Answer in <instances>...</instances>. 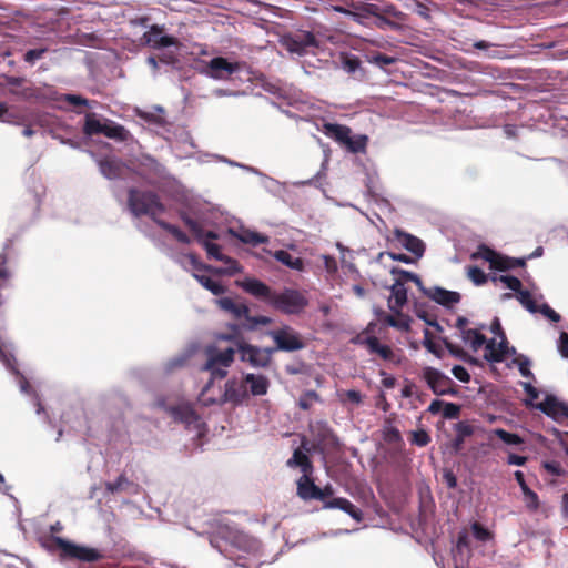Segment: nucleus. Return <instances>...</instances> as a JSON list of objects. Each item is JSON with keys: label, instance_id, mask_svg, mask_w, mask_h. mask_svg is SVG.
<instances>
[{"label": "nucleus", "instance_id": "obj_1", "mask_svg": "<svg viewBox=\"0 0 568 568\" xmlns=\"http://www.w3.org/2000/svg\"><path fill=\"white\" fill-rule=\"evenodd\" d=\"M216 305L234 320L240 321L239 325H230V332L217 335V341H226L234 344L240 361L247 363L254 368H268L272 364L273 349L271 347H258L247 343L241 333V328L254 332L258 326L270 325L273 320L268 316H252L245 303L236 302L232 297H221L215 301Z\"/></svg>", "mask_w": 568, "mask_h": 568}, {"label": "nucleus", "instance_id": "obj_2", "mask_svg": "<svg viewBox=\"0 0 568 568\" xmlns=\"http://www.w3.org/2000/svg\"><path fill=\"white\" fill-rule=\"evenodd\" d=\"M128 207L135 217L143 215L149 216L158 226L169 232L178 242L182 244L191 243V239L178 226L159 217L160 214L166 211V207L159 194L154 191L130 187L128 191Z\"/></svg>", "mask_w": 568, "mask_h": 568}, {"label": "nucleus", "instance_id": "obj_3", "mask_svg": "<svg viewBox=\"0 0 568 568\" xmlns=\"http://www.w3.org/2000/svg\"><path fill=\"white\" fill-rule=\"evenodd\" d=\"M210 542L212 547L216 548L225 556H227L231 548L247 554L257 552L261 548L258 539L226 524H220L216 526L211 535Z\"/></svg>", "mask_w": 568, "mask_h": 568}, {"label": "nucleus", "instance_id": "obj_4", "mask_svg": "<svg viewBox=\"0 0 568 568\" xmlns=\"http://www.w3.org/2000/svg\"><path fill=\"white\" fill-rule=\"evenodd\" d=\"M42 546L51 552L59 551L62 559L95 562L104 558L103 554L97 548L77 545L53 535L44 537L42 539Z\"/></svg>", "mask_w": 568, "mask_h": 568}, {"label": "nucleus", "instance_id": "obj_5", "mask_svg": "<svg viewBox=\"0 0 568 568\" xmlns=\"http://www.w3.org/2000/svg\"><path fill=\"white\" fill-rule=\"evenodd\" d=\"M82 131L87 136L103 134L118 142H125L130 138V132L123 125L110 119H104V121L101 122L95 113L85 114Z\"/></svg>", "mask_w": 568, "mask_h": 568}, {"label": "nucleus", "instance_id": "obj_6", "mask_svg": "<svg viewBox=\"0 0 568 568\" xmlns=\"http://www.w3.org/2000/svg\"><path fill=\"white\" fill-rule=\"evenodd\" d=\"M268 337L274 342V346L271 347L273 353L286 352L294 353L306 347V343L300 332L290 325H282L281 327L271 329L266 333Z\"/></svg>", "mask_w": 568, "mask_h": 568}, {"label": "nucleus", "instance_id": "obj_7", "mask_svg": "<svg viewBox=\"0 0 568 568\" xmlns=\"http://www.w3.org/2000/svg\"><path fill=\"white\" fill-rule=\"evenodd\" d=\"M236 351L234 345L224 349H217L216 347H209L206 349L207 361L203 369L211 373L210 384L214 379H223L226 377L227 368L234 362Z\"/></svg>", "mask_w": 568, "mask_h": 568}, {"label": "nucleus", "instance_id": "obj_8", "mask_svg": "<svg viewBox=\"0 0 568 568\" xmlns=\"http://www.w3.org/2000/svg\"><path fill=\"white\" fill-rule=\"evenodd\" d=\"M272 307L286 315H297L308 305V300L304 293L294 288H284L282 292L274 291Z\"/></svg>", "mask_w": 568, "mask_h": 568}, {"label": "nucleus", "instance_id": "obj_9", "mask_svg": "<svg viewBox=\"0 0 568 568\" xmlns=\"http://www.w3.org/2000/svg\"><path fill=\"white\" fill-rule=\"evenodd\" d=\"M390 272L392 274L399 275V277L396 278L395 283L390 286L392 296L388 301V307L394 314H399V310L407 302V290L404 283L406 281H410L416 283L417 285H420L422 281L418 277V275L405 270L393 267Z\"/></svg>", "mask_w": 568, "mask_h": 568}, {"label": "nucleus", "instance_id": "obj_10", "mask_svg": "<svg viewBox=\"0 0 568 568\" xmlns=\"http://www.w3.org/2000/svg\"><path fill=\"white\" fill-rule=\"evenodd\" d=\"M422 377L429 389L437 396H456L458 393L454 381L437 368L430 366L424 367Z\"/></svg>", "mask_w": 568, "mask_h": 568}, {"label": "nucleus", "instance_id": "obj_11", "mask_svg": "<svg viewBox=\"0 0 568 568\" xmlns=\"http://www.w3.org/2000/svg\"><path fill=\"white\" fill-rule=\"evenodd\" d=\"M373 325L369 324L367 329L356 337L355 342L363 345L369 355L377 356L385 362L398 363L399 361L390 346L382 344L375 335H367Z\"/></svg>", "mask_w": 568, "mask_h": 568}, {"label": "nucleus", "instance_id": "obj_12", "mask_svg": "<svg viewBox=\"0 0 568 568\" xmlns=\"http://www.w3.org/2000/svg\"><path fill=\"white\" fill-rule=\"evenodd\" d=\"M283 45L287 51L303 55L307 52L308 48H318L320 43L313 32L300 31L285 36L283 39Z\"/></svg>", "mask_w": 568, "mask_h": 568}, {"label": "nucleus", "instance_id": "obj_13", "mask_svg": "<svg viewBox=\"0 0 568 568\" xmlns=\"http://www.w3.org/2000/svg\"><path fill=\"white\" fill-rule=\"evenodd\" d=\"M164 26L152 24L150 29L143 33L141 41L143 44L152 49H162L168 47H181V42L173 36L164 34Z\"/></svg>", "mask_w": 568, "mask_h": 568}, {"label": "nucleus", "instance_id": "obj_14", "mask_svg": "<svg viewBox=\"0 0 568 568\" xmlns=\"http://www.w3.org/2000/svg\"><path fill=\"white\" fill-rule=\"evenodd\" d=\"M536 409H539L558 423L568 420V405L551 394L547 395L544 402L537 403Z\"/></svg>", "mask_w": 568, "mask_h": 568}, {"label": "nucleus", "instance_id": "obj_15", "mask_svg": "<svg viewBox=\"0 0 568 568\" xmlns=\"http://www.w3.org/2000/svg\"><path fill=\"white\" fill-rule=\"evenodd\" d=\"M297 496L303 500H323L321 488L315 485L312 474L302 475L297 483Z\"/></svg>", "mask_w": 568, "mask_h": 568}, {"label": "nucleus", "instance_id": "obj_16", "mask_svg": "<svg viewBox=\"0 0 568 568\" xmlns=\"http://www.w3.org/2000/svg\"><path fill=\"white\" fill-rule=\"evenodd\" d=\"M485 345L484 358L490 363H500L508 354V341L505 334L500 337V342L496 343L494 338L487 341Z\"/></svg>", "mask_w": 568, "mask_h": 568}, {"label": "nucleus", "instance_id": "obj_17", "mask_svg": "<svg viewBox=\"0 0 568 568\" xmlns=\"http://www.w3.org/2000/svg\"><path fill=\"white\" fill-rule=\"evenodd\" d=\"M165 410L170 416L186 426L195 425L200 417L190 404H180L175 406H165Z\"/></svg>", "mask_w": 568, "mask_h": 568}, {"label": "nucleus", "instance_id": "obj_18", "mask_svg": "<svg viewBox=\"0 0 568 568\" xmlns=\"http://www.w3.org/2000/svg\"><path fill=\"white\" fill-rule=\"evenodd\" d=\"M239 285L254 297L261 298L268 304L271 303L274 291L262 281L256 278H245L239 283Z\"/></svg>", "mask_w": 568, "mask_h": 568}, {"label": "nucleus", "instance_id": "obj_19", "mask_svg": "<svg viewBox=\"0 0 568 568\" xmlns=\"http://www.w3.org/2000/svg\"><path fill=\"white\" fill-rule=\"evenodd\" d=\"M209 75L214 79H226L231 74H233L235 71H237L239 65L237 63H231L223 57H216L213 58L209 64Z\"/></svg>", "mask_w": 568, "mask_h": 568}, {"label": "nucleus", "instance_id": "obj_20", "mask_svg": "<svg viewBox=\"0 0 568 568\" xmlns=\"http://www.w3.org/2000/svg\"><path fill=\"white\" fill-rule=\"evenodd\" d=\"M179 215L200 244H202V241L211 242V240L219 239L217 233L214 231H204L203 226L196 220L192 219L185 211H181Z\"/></svg>", "mask_w": 568, "mask_h": 568}, {"label": "nucleus", "instance_id": "obj_21", "mask_svg": "<svg viewBox=\"0 0 568 568\" xmlns=\"http://www.w3.org/2000/svg\"><path fill=\"white\" fill-rule=\"evenodd\" d=\"M425 294L433 300L434 302L445 306L450 307L457 303H459L462 296L458 292L448 291L443 287H433L425 291Z\"/></svg>", "mask_w": 568, "mask_h": 568}, {"label": "nucleus", "instance_id": "obj_22", "mask_svg": "<svg viewBox=\"0 0 568 568\" xmlns=\"http://www.w3.org/2000/svg\"><path fill=\"white\" fill-rule=\"evenodd\" d=\"M302 448L308 450L305 447V443L303 442L302 446L293 452V456L286 462V466L290 468L298 467L303 475L313 474V463L307 456V454L302 450Z\"/></svg>", "mask_w": 568, "mask_h": 568}, {"label": "nucleus", "instance_id": "obj_23", "mask_svg": "<svg viewBox=\"0 0 568 568\" xmlns=\"http://www.w3.org/2000/svg\"><path fill=\"white\" fill-rule=\"evenodd\" d=\"M243 383L250 387L253 396L266 395L270 387L268 378L261 374L247 373L243 376Z\"/></svg>", "mask_w": 568, "mask_h": 568}, {"label": "nucleus", "instance_id": "obj_24", "mask_svg": "<svg viewBox=\"0 0 568 568\" xmlns=\"http://www.w3.org/2000/svg\"><path fill=\"white\" fill-rule=\"evenodd\" d=\"M324 507L328 509H341L358 523L363 519L362 510L343 497H336L325 501Z\"/></svg>", "mask_w": 568, "mask_h": 568}, {"label": "nucleus", "instance_id": "obj_25", "mask_svg": "<svg viewBox=\"0 0 568 568\" xmlns=\"http://www.w3.org/2000/svg\"><path fill=\"white\" fill-rule=\"evenodd\" d=\"M247 398L245 384H237L236 381H227L224 390V400L234 405L242 404Z\"/></svg>", "mask_w": 568, "mask_h": 568}, {"label": "nucleus", "instance_id": "obj_26", "mask_svg": "<svg viewBox=\"0 0 568 568\" xmlns=\"http://www.w3.org/2000/svg\"><path fill=\"white\" fill-rule=\"evenodd\" d=\"M313 434L315 435L318 443L324 446H329V447L335 448L339 444L337 436L334 434L333 429L325 422L316 423V425L313 427Z\"/></svg>", "mask_w": 568, "mask_h": 568}, {"label": "nucleus", "instance_id": "obj_27", "mask_svg": "<svg viewBox=\"0 0 568 568\" xmlns=\"http://www.w3.org/2000/svg\"><path fill=\"white\" fill-rule=\"evenodd\" d=\"M395 237L407 251L417 256L423 255L425 247L423 241L418 237L400 230L395 231Z\"/></svg>", "mask_w": 568, "mask_h": 568}, {"label": "nucleus", "instance_id": "obj_28", "mask_svg": "<svg viewBox=\"0 0 568 568\" xmlns=\"http://www.w3.org/2000/svg\"><path fill=\"white\" fill-rule=\"evenodd\" d=\"M323 133L339 144L345 145L349 134H352V130L347 125L326 122L323 125Z\"/></svg>", "mask_w": 568, "mask_h": 568}, {"label": "nucleus", "instance_id": "obj_29", "mask_svg": "<svg viewBox=\"0 0 568 568\" xmlns=\"http://www.w3.org/2000/svg\"><path fill=\"white\" fill-rule=\"evenodd\" d=\"M201 245L205 248V251L210 257H212L216 261L223 262L224 264H234L236 267L233 270V272L242 271V267L240 266L237 261L221 253L220 245L212 243L210 241H202Z\"/></svg>", "mask_w": 568, "mask_h": 568}, {"label": "nucleus", "instance_id": "obj_30", "mask_svg": "<svg viewBox=\"0 0 568 568\" xmlns=\"http://www.w3.org/2000/svg\"><path fill=\"white\" fill-rule=\"evenodd\" d=\"M100 172L108 179L114 180L122 174V164L119 160L104 158L99 162Z\"/></svg>", "mask_w": 568, "mask_h": 568}, {"label": "nucleus", "instance_id": "obj_31", "mask_svg": "<svg viewBox=\"0 0 568 568\" xmlns=\"http://www.w3.org/2000/svg\"><path fill=\"white\" fill-rule=\"evenodd\" d=\"M230 233L232 234V236L236 237L239 241H241L245 244L254 245V246L268 242V237L266 235H263L257 232L250 231V230H241L240 232L230 230Z\"/></svg>", "mask_w": 568, "mask_h": 568}, {"label": "nucleus", "instance_id": "obj_32", "mask_svg": "<svg viewBox=\"0 0 568 568\" xmlns=\"http://www.w3.org/2000/svg\"><path fill=\"white\" fill-rule=\"evenodd\" d=\"M274 258L291 270L303 271L304 261L298 256H293L285 250L275 251L273 254Z\"/></svg>", "mask_w": 568, "mask_h": 568}, {"label": "nucleus", "instance_id": "obj_33", "mask_svg": "<svg viewBox=\"0 0 568 568\" xmlns=\"http://www.w3.org/2000/svg\"><path fill=\"white\" fill-rule=\"evenodd\" d=\"M465 343H469L474 352H477L486 343V336L477 329L468 328L460 333Z\"/></svg>", "mask_w": 568, "mask_h": 568}, {"label": "nucleus", "instance_id": "obj_34", "mask_svg": "<svg viewBox=\"0 0 568 568\" xmlns=\"http://www.w3.org/2000/svg\"><path fill=\"white\" fill-rule=\"evenodd\" d=\"M367 143H368V136L367 135L358 134L356 136H352V134H349V138L347 139V141H346L344 146L351 153H365L366 152V148H367Z\"/></svg>", "mask_w": 568, "mask_h": 568}, {"label": "nucleus", "instance_id": "obj_35", "mask_svg": "<svg viewBox=\"0 0 568 568\" xmlns=\"http://www.w3.org/2000/svg\"><path fill=\"white\" fill-rule=\"evenodd\" d=\"M10 93L26 101H40L44 94L40 88L26 87L20 90H10Z\"/></svg>", "mask_w": 568, "mask_h": 568}, {"label": "nucleus", "instance_id": "obj_36", "mask_svg": "<svg viewBox=\"0 0 568 568\" xmlns=\"http://www.w3.org/2000/svg\"><path fill=\"white\" fill-rule=\"evenodd\" d=\"M132 487H135L134 483L124 474L120 475L115 481L105 483V489L111 494L126 491Z\"/></svg>", "mask_w": 568, "mask_h": 568}, {"label": "nucleus", "instance_id": "obj_37", "mask_svg": "<svg viewBox=\"0 0 568 568\" xmlns=\"http://www.w3.org/2000/svg\"><path fill=\"white\" fill-rule=\"evenodd\" d=\"M194 277L204 288L210 291L213 295H221L226 292V287L224 285H222L220 282L212 280L206 275L194 274Z\"/></svg>", "mask_w": 568, "mask_h": 568}, {"label": "nucleus", "instance_id": "obj_38", "mask_svg": "<svg viewBox=\"0 0 568 568\" xmlns=\"http://www.w3.org/2000/svg\"><path fill=\"white\" fill-rule=\"evenodd\" d=\"M524 265H525V260H523V258H513V257H507V256H503L499 254L497 262L494 266V270L505 272V271H509V270H513L516 267H521Z\"/></svg>", "mask_w": 568, "mask_h": 568}, {"label": "nucleus", "instance_id": "obj_39", "mask_svg": "<svg viewBox=\"0 0 568 568\" xmlns=\"http://www.w3.org/2000/svg\"><path fill=\"white\" fill-rule=\"evenodd\" d=\"M382 437L387 444H399L403 442L400 432L387 419L382 429Z\"/></svg>", "mask_w": 568, "mask_h": 568}, {"label": "nucleus", "instance_id": "obj_40", "mask_svg": "<svg viewBox=\"0 0 568 568\" xmlns=\"http://www.w3.org/2000/svg\"><path fill=\"white\" fill-rule=\"evenodd\" d=\"M499 254L493 248L488 247L485 244L479 245L478 251L473 254V258H483L490 264V268L494 270V266L497 262Z\"/></svg>", "mask_w": 568, "mask_h": 568}, {"label": "nucleus", "instance_id": "obj_41", "mask_svg": "<svg viewBox=\"0 0 568 568\" xmlns=\"http://www.w3.org/2000/svg\"><path fill=\"white\" fill-rule=\"evenodd\" d=\"M397 58L387 55L382 52H372L367 55V61L376 67L384 68L397 62Z\"/></svg>", "mask_w": 568, "mask_h": 568}, {"label": "nucleus", "instance_id": "obj_42", "mask_svg": "<svg viewBox=\"0 0 568 568\" xmlns=\"http://www.w3.org/2000/svg\"><path fill=\"white\" fill-rule=\"evenodd\" d=\"M0 359L6 367L14 375H20V371L17 366V359L14 355L7 351L6 347L0 343Z\"/></svg>", "mask_w": 568, "mask_h": 568}, {"label": "nucleus", "instance_id": "obj_43", "mask_svg": "<svg viewBox=\"0 0 568 568\" xmlns=\"http://www.w3.org/2000/svg\"><path fill=\"white\" fill-rule=\"evenodd\" d=\"M520 304L530 313H538V305L528 290H523L517 294Z\"/></svg>", "mask_w": 568, "mask_h": 568}, {"label": "nucleus", "instance_id": "obj_44", "mask_svg": "<svg viewBox=\"0 0 568 568\" xmlns=\"http://www.w3.org/2000/svg\"><path fill=\"white\" fill-rule=\"evenodd\" d=\"M321 397L315 390L304 392L298 399V407L303 410H308L314 403L320 402Z\"/></svg>", "mask_w": 568, "mask_h": 568}, {"label": "nucleus", "instance_id": "obj_45", "mask_svg": "<svg viewBox=\"0 0 568 568\" xmlns=\"http://www.w3.org/2000/svg\"><path fill=\"white\" fill-rule=\"evenodd\" d=\"M494 434L507 445H521L524 443L519 435L509 433L503 428L495 429Z\"/></svg>", "mask_w": 568, "mask_h": 568}, {"label": "nucleus", "instance_id": "obj_46", "mask_svg": "<svg viewBox=\"0 0 568 568\" xmlns=\"http://www.w3.org/2000/svg\"><path fill=\"white\" fill-rule=\"evenodd\" d=\"M521 493L524 495V501H525L526 507L530 511H537L540 507V500H539L538 495L534 490H531L529 487L524 489Z\"/></svg>", "mask_w": 568, "mask_h": 568}, {"label": "nucleus", "instance_id": "obj_47", "mask_svg": "<svg viewBox=\"0 0 568 568\" xmlns=\"http://www.w3.org/2000/svg\"><path fill=\"white\" fill-rule=\"evenodd\" d=\"M410 435H412L410 443L418 447H425L432 440L429 434L425 429L414 430V432H412Z\"/></svg>", "mask_w": 568, "mask_h": 568}, {"label": "nucleus", "instance_id": "obj_48", "mask_svg": "<svg viewBox=\"0 0 568 568\" xmlns=\"http://www.w3.org/2000/svg\"><path fill=\"white\" fill-rule=\"evenodd\" d=\"M61 101L67 102L73 106H87V108L91 106L90 100H88L87 98H83L82 95H78V94H71V93L62 94Z\"/></svg>", "mask_w": 568, "mask_h": 568}, {"label": "nucleus", "instance_id": "obj_49", "mask_svg": "<svg viewBox=\"0 0 568 568\" xmlns=\"http://www.w3.org/2000/svg\"><path fill=\"white\" fill-rule=\"evenodd\" d=\"M423 344L426 347V349L434 354L436 357L440 358L443 356L442 348L436 343H434L432 333L428 329H425L424 332Z\"/></svg>", "mask_w": 568, "mask_h": 568}, {"label": "nucleus", "instance_id": "obj_50", "mask_svg": "<svg viewBox=\"0 0 568 568\" xmlns=\"http://www.w3.org/2000/svg\"><path fill=\"white\" fill-rule=\"evenodd\" d=\"M474 537L479 541H488L493 538V534L479 523L471 525Z\"/></svg>", "mask_w": 568, "mask_h": 568}, {"label": "nucleus", "instance_id": "obj_51", "mask_svg": "<svg viewBox=\"0 0 568 568\" xmlns=\"http://www.w3.org/2000/svg\"><path fill=\"white\" fill-rule=\"evenodd\" d=\"M48 52L47 48L31 49L23 54V60L30 65H33L38 60L42 59Z\"/></svg>", "mask_w": 568, "mask_h": 568}, {"label": "nucleus", "instance_id": "obj_52", "mask_svg": "<svg viewBox=\"0 0 568 568\" xmlns=\"http://www.w3.org/2000/svg\"><path fill=\"white\" fill-rule=\"evenodd\" d=\"M498 280L517 294L523 291V284L518 277L511 275H500Z\"/></svg>", "mask_w": 568, "mask_h": 568}, {"label": "nucleus", "instance_id": "obj_53", "mask_svg": "<svg viewBox=\"0 0 568 568\" xmlns=\"http://www.w3.org/2000/svg\"><path fill=\"white\" fill-rule=\"evenodd\" d=\"M468 277L476 284L483 285L487 282V275L478 266L468 267Z\"/></svg>", "mask_w": 568, "mask_h": 568}, {"label": "nucleus", "instance_id": "obj_54", "mask_svg": "<svg viewBox=\"0 0 568 568\" xmlns=\"http://www.w3.org/2000/svg\"><path fill=\"white\" fill-rule=\"evenodd\" d=\"M149 171L156 178V179H165L166 176V170L165 166L162 165L160 162H158L154 159H149V163L146 164Z\"/></svg>", "mask_w": 568, "mask_h": 568}, {"label": "nucleus", "instance_id": "obj_55", "mask_svg": "<svg viewBox=\"0 0 568 568\" xmlns=\"http://www.w3.org/2000/svg\"><path fill=\"white\" fill-rule=\"evenodd\" d=\"M521 385L524 387L525 393L528 396V399L525 400V405L536 408V404H534V400L539 397V390L530 383H523Z\"/></svg>", "mask_w": 568, "mask_h": 568}, {"label": "nucleus", "instance_id": "obj_56", "mask_svg": "<svg viewBox=\"0 0 568 568\" xmlns=\"http://www.w3.org/2000/svg\"><path fill=\"white\" fill-rule=\"evenodd\" d=\"M460 414V406L455 403H444L443 416L447 419L458 418Z\"/></svg>", "mask_w": 568, "mask_h": 568}, {"label": "nucleus", "instance_id": "obj_57", "mask_svg": "<svg viewBox=\"0 0 568 568\" xmlns=\"http://www.w3.org/2000/svg\"><path fill=\"white\" fill-rule=\"evenodd\" d=\"M396 315L397 317L395 321V325L393 327L400 332H409L412 322L410 317L408 315L403 314L400 311L399 314Z\"/></svg>", "mask_w": 568, "mask_h": 568}, {"label": "nucleus", "instance_id": "obj_58", "mask_svg": "<svg viewBox=\"0 0 568 568\" xmlns=\"http://www.w3.org/2000/svg\"><path fill=\"white\" fill-rule=\"evenodd\" d=\"M442 342L453 356L464 358V356L466 355L465 351L462 347L453 344L447 337H443Z\"/></svg>", "mask_w": 568, "mask_h": 568}, {"label": "nucleus", "instance_id": "obj_59", "mask_svg": "<svg viewBox=\"0 0 568 568\" xmlns=\"http://www.w3.org/2000/svg\"><path fill=\"white\" fill-rule=\"evenodd\" d=\"M538 313H541L544 316H546L551 322L558 323L561 318V316L554 311L548 304H542L538 307Z\"/></svg>", "mask_w": 568, "mask_h": 568}, {"label": "nucleus", "instance_id": "obj_60", "mask_svg": "<svg viewBox=\"0 0 568 568\" xmlns=\"http://www.w3.org/2000/svg\"><path fill=\"white\" fill-rule=\"evenodd\" d=\"M453 375L463 383H468L470 381V375L468 371L462 365H455L452 369Z\"/></svg>", "mask_w": 568, "mask_h": 568}, {"label": "nucleus", "instance_id": "obj_61", "mask_svg": "<svg viewBox=\"0 0 568 568\" xmlns=\"http://www.w3.org/2000/svg\"><path fill=\"white\" fill-rule=\"evenodd\" d=\"M456 432L459 437H469L474 434V427L466 422H459L456 424Z\"/></svg>", "mask_w": 568, "mask_h": 568}, {"label": "nucleus", "instance_id": "obj_62", "mask_svg": "<svg viewBox=\"0 0 568 568\" xmlns=\"http://www.w3.org/2000/svg\"><path fill=\"white\" fill-rule=\"evenodd\" d=\"M544 468L554 476H561L564 474L561 465L555 460L544 463Z\"/></svg>", "mask_w": 568, "mask_h": 568}, {"label": "nucleus", "instance_id": "obj_63", "mask_svg": "<svg viewBox=\"0 0 568 568\" xmlns=\"http://www.w3.org/2000/svg\"><path fill=\"white\" fill-rule=\"evenodd\" d=\"M136 114L139 118L145 120L146 122H151V123H155V124L163 123L162 118L154 113L138 110Z\"/></svg>", "mask_w": 568, "mask_h": 568}, {"label": "nucleus", "instance_id": "obj_64", "mask_svg": "<svg viewBox=\"0 0 568 568\" xmlns=\"http://www.w3.org/2000/svg\"><path fill=\"white\" fill-rule=\"evenodd\" d=\"M559 352L562 357L568 358V334L566 332H561L559 336Z\"/></svg>", "mask_w": 568, "mask_h": 568}]
</instances>
